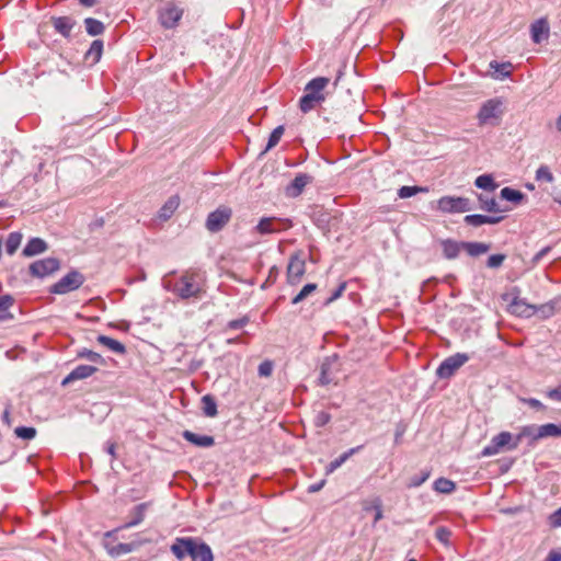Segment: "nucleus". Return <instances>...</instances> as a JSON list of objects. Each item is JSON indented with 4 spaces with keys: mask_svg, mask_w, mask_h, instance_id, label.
Returning a JSON list of instances; mask_svg holds the SVG:
<instances>
[{
    "mask_svg": "<svg viewBox=\"0 0 561 561\" xmlns=\"http://www.w3.org/2000/svg\"><path fill=\"white\" fill-rule=\"evenodd\" d=\"M162 287L184 301H196L206 294V274L201 268L191 267L181 274L172 271L163 276Z\"/></svg>",
    "mask_w": 561,
    "mask_h": 561,
    "instance_id": "1",
    "label": "nucleus"
},
{
    "mask_svg": "<svg viewBox=\"0 0 561 561\" xmlns=\"http://www.w3.org/2000/svg\"><path fill=\"white\" fill-rule=\"evenodd\" d=\"M329 83V78L317 77L306 84L305 94L299 100V108L302 113H308L314 110L319 104L325 101V88Z\"/></svg>",
    "mask_w": 561,
    "mask_h": 561,
    "instance_id": "2",
    "label": "nucleus"
},
{
    "mask_svg": "<svg viewBox=\"0 0 561 561\" xmlns=\"http://www.w3.org/2000/svg\"><path fill=\"white\" fill-rule=\"evenodd\" d=\"M518 447V438L510 432H501L493 436L490 444L481 450L482 457H491L507 449L514 450Z\"/></svg>",
    "mask_w": 561,
    "mask_h": 561,
    "instance_id": "3",
    "label": "nucleus"
},
{
    "mask_svg": "<svg viewBox=\"0 0 561 561\" xmlns=\"http://www.w3.org/2000/svg\"><path fill=\"white\" fill-rule=\"evenodd\" d=\"M503 115V102L495 98L485 101L477 115L480 125H496Z\"/></svg>",
    "mask_w": 561,
    "mask_h": 561,
    "instance_id": "4",
    "label": "nucleus"
},
{
    "mask_svg": "<svg viewBox=\"0 0 561 561\" xmlns=\"http://www.w3.org/2000/svg\"><path fill=\"white\" fill-rule=\"evenodd\" d=\"M85 282V277L82 273L77 270H71L57 283H55L49 291L56 295H65L80 288Z\"/></svg>",
    "mask_w": 561,
    "mask_h": 561,
    "instance_id": "5",
    "label": "nucleus"
},
{
    "mask_svg": "<svg viewBox=\"0 0 561 561\" xmlns=\"http://www.w3.org/2000/svg\"><path fill=\"white\" fill-rule=\"evenodd\" d=\"M469 359H470V356L466 353H456L451 356H448L437 367L436 376L439 379H449Z\"/></svg>",
    "mask_w": 561,
    "mask_h": 561,
    "instance_id": "6",
    "label": "nucleus"
},
{
    "mask_svg": "<svg viewBox=\"0 0 561 561\" xmlns=\"http://www.w3.org/2000/svg\"><path fill=\"white\" fill-rule=\"evenodd\" d=\"M183 9L174 1H168L158 10V20L164 28H174L183 16Z\"/></svg>",
    "mask_w": 561,
    "mask_h": 561,
    "instance_id": "7",
    "label": "nucleus"
},
{
    "mask_svg": "<svg viewBox=\"0 0 561 561\" xmlns=\"http://www.w3.org/2000/svg\"><path fill=\"white\" fill-rule=\"evenodd\" d=\"M231 217L232 209L228 206L221 205L208 214L205 227L211 233L218 232L224 229V227L230 221Z\"/></svg>",
    "mask_w": 561,
    "mask_h": 561,
    "instance_id": "8",
    "label": "nucleus"
},
{
    "mask_svg": "<svg viewBox=\"0 0 561 561\" xmlns=\"http://www.w3.org/2000/svg\"><path fill=\"white\" fill-rule=\"evenodd\" d=\"M436 204L438 210L448 214L467 213L471 210L470 201L467 197L443 196Z\"/></svg>",
    "mask_w": 561,
    "mask_h": 561,
    "instance_id": "9",
    "label": "nucleus"
},
{
    "mask_svg": "<svg viewBox=\"0 0 561 561\" xmlns=\"http://www.w3.org/2000/svg\"><path fill=\"white\" fill-rule=\"evenodd\" d=\"M306 273V260L300 253H294L287 265V283L297 285Z\"/></svg>",
    "mask_w": 561,
    "mask_h": 561,
    "instance_id": "10",
    "label": "nucleus"
},
{
    "mask_svg": "<svg viewBox=\"0 0 561 561\" xmlns=\"http://www.w3.org/2000/svg\"><path fill=\"white\" fill-rule=\"evenodd\" d=\"M60 267V262L56 257H46L37 260L30 265V274L34 277L43 278L53 274Z\"/></svg>",
    "mask_w": 561,
    "mask_h": 561,
    "instance_id": "11",
    "label": "nucleus"
},
{
    "mask_svg": "<svg viewBox=\"0 0 561 561\" xmlns=\"http://www.w3.org/2000/svg\"><path fill=\"white\" fill-rule=\"evenodd\" d=\"M312 182V176L307 173H298L295 179L285 187L287 197H298L305 187Z\"/></svg>",
    "mask_w": 561,
    "mask_h": 561,
    "instance_id": "12",
    "label": "nucleus"
},
{
    "mask_svg": "<svg viewBox=\"0 0 561 561\" xmlns=\"http://www.w3.org/2000/svg\"><path fill=\"white\" fill-rule=\"evenodd\" d=\"M508 310L511 313L524 318H530L537 313L536 306L529 305L524 299L518 297L512 300V302L508 305Z\"/></svg>",
    "mask_w": 561,
    "mask_h": 561,
    "instance_id": "13",
    "label": "nucleus"
},
{
    "mask_svg": "<svg viewBox=\"0 0 561 561\" xmlns=\"http://www.w3.org/2000/svg\"><path fill=\"white\" fill-rule=\"evenodd\" d=\"M549 24L546 19H539L530 25L531 39L536 44L548 39L549 37Z\"/></svg>",
    "mask_w": 561,
    "mask_h": 561,
    "instance_id": "14",
    "label": "nucleus"
},
{
    "mask_svg": "<svg viewBox=\"0 0 561 561\" xmlns=\"http://www.w3.org/2000/svg\"><path fill=\"white\" fill-rule=\"evenodd\" d=\"M188 556L192 558L193 561H213V552L210 547L205 543H196V541L193 545V548L188 549Z\"/></svg>",
    "mask_w": 561,
    "mask_h": 561,
    "instance_id": "15",
    "label": "nucleus"
},
{
    "mask_svg": "<svg viewBox=\"0 0 561 561\" xmlns=\"http://www.w3.org/2000/svg\"><path fill=\"white\" fill-rule=\"evenodd\" d=\"M443 249V255L447 260H454L458 257L460 252L463 250V241H456L453 239H444L440 241Z\"/></svg>",
    "mask_w": 561,
    "mask_h": 561,
    "instance_id": "16",
    "label": "nucleus"
},
{
    "mask_svg": "<svg viewBox=\"0 0 561 561\" xmlns=\"http://www.w3.org/2000/svg\"><path fill=\"white\" fill-rule=\"evenodd\" d=\"M182 436L185 440L197 447L208 448L215 445L214 437L209 435H201L186 430Z\"/></svg>",
    "mask_w": 561,
    "mask_h": 561,
    "instance_id": "17",
    "label": "nucleus"
},
{
    "mask_svg": "<svg viewBox=\"0 0 561 561\" xmlns=\"http://www.w3.org/2000/svg\"><path fill=\"white\" fill-rule=\"evenodd\" d=\"M47 249L48 245L46 241L35 237L27 241L26 245L22 251V254L26 257H31L44 253Z\"/></svg>",
    "mask_w": 561,
    "mask_h": 561,
    "instance_id": "18",
    "label": "nucleus"
},
{
    "mask_svg": "<svg viewBox=\"0 0 561 561\" xmlns=\"http://www.w3.org/2000/svg\"><path fill=\"white\" fill-rule=\"evenodd\" d=\"M98 371V368L91 365H79L77 366L62 381L64 385L73 381L85 379L91 377L94 373Z\"/></svg>",
    "mask_w": 561,
    "mask_h": 561,
    "instance_id": "19",
    "label": "nucleus"
},
{
    "mask_svg": "<svg viewBox=\"0 0 561 561\" xmlns=\"http://www.w3.org/2000/svg\"><path fill=\"white\" fill-rule=\"evenodd\" d=\"M478 201L480 209L488 213H504L508 210L506 207H501L494 197H490L484 194H478Z\"/></svg>",
    "mask_w": 561,
    "mask_h": 561,
    "instance_id": "20",
    "label": "nucleus"
},
{
    "mask_svg": "<svg viewBox=\"0 0 561 561\" xmlns=\"http://www.w3.org/2000/svg\"><path fill=\"white\" fill-rule=\"evenodd\" d=\"M195 540L193 538H178L172 545L171 551L179 559L182 560L188 554V549L193 548Z\"/></svg>",
    "mask_w": 561,
    "mask_h": 561,
    "instance_id": "21",
    "label": "nucleus"
},
{
    "mask_svg": "<svg viewBox=\"0 0 561 561\" xmlns=\"http://www.w3.org/2000/svg\"><path fill=\"white\" fill-rule=\"evenodd\" d=\"M337 360L336 355H332L327 357L320 367V377H319V383L322 386H327L333 381V378L331 376V367L332 365Z\"/></svg>",
    "mask_w": 561,
    "mask_h": 561,
    "instance_id": "22",
    "label": "nucleus"
},
{
    "mask_svg": "<svg viewBox=\"0 0 561 561\" xmlns=\"http://www.w3.org/2000/svg\"><path fill=\"white\" fill-rule=\"evenodd\" d=\"M363 448V446H356V447H353L348 450H346L345 453H343L342 455H340L337 458H335L334 460H332L327 467H325V474L329 476L331 473H333L337 468H340L350 457H352L353 455L357 454L360 449Z\"/></svg>",
    "mask_w": 561,
    "mask_h": 561,
    "instance_id": "23",
    "label": "nucleus"
},
{
    "mask_svg": "<svg viewBox=\"0 0 561 561\" xmlns=\"http://www.w3.org/2000/svg\"><path fill=\"white\" fill-rule=\"evenodd\" d=\"M53 25L59 34L65 37H69L75 22L69 16L53 18Z\"/></svg>",
    "mask_w": 561,
    "mask_h": 561,
    "instance_id": "24",
    "label": "nucleus"
},
{
    "mask_svg": "<svg viewBox=\"0 0 561 561\" xmlns=\"http://www.w3.org/2000/svg\"><path fill=\"white\" fill-rule=\"evenodd\" d=\"M148 505H149L148 503H140V504L136 505L133 508V511L130 512V516H131L130 520L127 522L123 527L130 528V527L139 525L145 518V514L148 508Z\"/></svg>",
    "mask_w": 561,
    "mask_h": 561,
    "instance_id": "25",
    "label": "nucleus"
},
{
    "mask_svg": "<svg viewBox=\"0 0 561 561\" xmlns=\"http://www.w3.org/2000/svg\"><path fill=\"white\" fill-rule=\"evenodd\" d=\"M103 53V41L95 39L92 42L90 48L84 55V59L90 61L91 65H95L100 61Z\"/></svg>",
    "mask_w": 561,
    "mask_h": 561,
    "instance_id": "26",
    "label": "nucleus"
},
{
    "mask_svg": "<svg viewBox=\"0 0 561 561\" xmlns=\"http://www.w3.org/2000/svg\"><path fill=\"white\" fill-rule=\"evenodd\" d=\"M96 341L101 345H103V346L107 347L108 350H111L112 352H114L115 354L123 355L126 353V346L123 343H121L119 341L114 340L110 336L99 335L96 337Z\"/></svg>",
    "mask_w": 561,
    "mask_h": 561,
    "instance_id": "27",
    "label": "nucleus"
},
{
    "mask_svg": "<svg viewBox=\"0 0 561 561\" xmlns=\"http://www.w3.org/2000/svg\"><path fill=\"white\" fill-rule=\"evenodd\" d=\"M180 205V201L176 196H172L170 197L164 204L163 206L160 208L159 213H158V217L161 219V220H168L169 218H171V216L174 214V211L178 209Z\"/></svg>",
    "mask_w": 561,
    "mask_h": 561,
    "instance_id": "28",
    "label": "nucleus"
},
{
    "mask_svg": "<svg viewBox=\"0 0 561 561\" xmlns=\"http://www.w3.org/2000/svg\"><path fill=\"white\" fill-rule=\"evenodd\" d=\"M490 250V244L483 242H467L463 241V251L470 256H479L486 253Z\"/></svg>",
    "mask_w": 561,
    "mask_h": 561,
    "instance_id": "29",
    "label": "nucleus"
},
{
    "mask_svg": "<svg viewBox=\"0 0 561 561\" xmlns=\"http://www.w3.org/2000/svg\"><path fill=\"white\" fill-rule=\"evenodd\" d=\"M474 185L486 192H494L499 187V184L495 183L491 174L479 175L474 181Z\"/></svg>",
    "mask_w": 561,
    "mask_h": 561,
    "instance_id": "30",
    "label": "nucleus"
},
{
    "mask_svg": "<svg viewBox=\"0 0 561 561\" xmlns=\"http://www.w3.org/2000/svg\"><path fill=\"white\" fill-rule=\"evenodd\" d=\"M433 489L437 493L450 494L456 490V483L446 478H438L434 481Z\"/></svg>",
    "mask_w": 561,
    "mask_h": 561,
    "instance_id": "31",
    "label": "nucleus"
},
{
    "mask_svg": "<svg viewBox=\"0 0 561 561\" xmlns=\"http://www.w3.org/2000/svg\"><path fill=\"white\" fill-rule=\"evenodd\" d=\"M22 238L23 236L19 231H13L9 233L5 240V252L9 255H13L16 252L22 242Z\"/></svg>",
    "mask_w": 561,
    "mask_h": 561,
    "instance_id": "32",
    "label": "nucleus"
},
{
    "mask_svg": "<svg viewBox=\"0 0 561 561\" xmlns=\"http://www.w3.org/2000/svg\"><path fill=\"white\" fill-rule=\"evenodd\" d=\"M539 433V426L533 424V425H526L523 426L519 431V433L515 436V438H518V445L520 444L522 439L524 437L530 438L533 442L541 439V437L538 435Z\"/></svg>",
    "mask_w": 561,
    "mask_h": 561,
    "instance_id": "33",
    "label": "nucleus"
},
{
    "mask_svg": "<svg viewBox=\"0 0 561 561\" xmlns=\"http://www.w3.org/2000/svg\"><path fill=\"white\" fill-rule=\"evenodd\" d=\"M202 409L208 417H215L218 414L216 400L210 394L202 397Z\"/></svg>",
    "mask_w": 561,
    "mask_h": 561,
    "instance_id": "34",
    "label": "nucleus"
},
{
    "mask_svg": "<svg viewBox=\"0 0 561 561\" xmlns=\"http://www.w3.org/2000/svg\"><path fill=\"white\" fill-rule=\"evenodd\" d=\"M490 68L494 70V78L495 79H504L511 76V62H497V61H491Z\"/></svg>",
    "mask_w": 561,
    "mask_h": 561,
    "instance_id": "35",
    "label": "nucleus"
},
{
    "mask_svg": "<svg viewBox=\"0 0 561 561\" xmlns=\"http://www.w3.org/2000/svg\"><path fill=\"white\" fill-rule=\"evenodd\" d=\"M84 26L87 33L91 36L101 35L105 30L104 24L101 21L93 18H87L84 20Z\"/></svg>",
    "mask_w": 561,
    "mask_h": 561,
    "instance_id": "36",
    "label": "nucleus"
},
{
    "mask_svg": "<svg viewBox=\"0 0 561 561\" xmlns=\"http://www.w3.org/2000/svg\"><path fill=\"white\" fill-rule=\"evenodd\" d=\"M500 195L503 199L514 204H519L525 198V195L520 191L508 186L502 188Z\"/></svg>",
    "mask_w": 561,
    "mask_h": 561,
    "instance_id": "37",
    "label": "nucleus"
},
{
    "mask_svg": "<svg viewBox=\"0 0 561 561\" xmlns=\"http://www.w3.org/2000/svg\"><path fill=\"white\" fill-rule=\"evenodd\" d=\"M538 435L542 438L561 436V425L547 423L539 426Z\"/></svg>",
    "mask_w": 561,
    "mask_h": 561,
    "instance_id": "38",
    "label": "nucleus"
},
{
    "mask_svg": "<svg viewBox=\"0 0 561 561\" xmlns=\"http://www.w3.org/2000/svg\"><path fill=\"white\" fill-rule=\"evenodd\" d=\"M275 221V218H262L256 226V231L261 234H267L278 231L279 229L274 226Z\"/></svg>",
    "mask_w": 561,
    "mask_h": 561,
    "instance_id": "39",
    "label": "nucleus"
},
{
    "mask_svg": "<svg viewBox=\"0 0 561 561\" xmlns=\"http://www.w3.org/2000/svg\"><path fill=\"white\" fill-rule=\"evenodd\" d=\"M431 473L432 472L430 469L422 470L419 474H415L410 478V480L407 484V488L413 489V488L421 486L424 482H426L428 480V478L431 477Z\"/></svg>",
    "mask_w": 561,
    "mask_h": 561,
    "instance_id": "40",
    "label": "nucleus"
},
{
    "mask_svg": "<svg viewBox=\"0 0 561 561\" xmlns=\"http://www.w3.org/2000/svg\"><path fill=\"white\" fill-rule=\"evenodd\" d=\"M139 545L140 543H135V542L118 543V545L114 546L110 552L112 556L119 557V556H123V554L134 551Z\"/></svg>",
    "mask_w": 561,
    "mask_h": 561,
    "instance_id": "41",
    "label": "nucleus"
},
{
    "mask_svg": "<svg viewBox=\"0 0 561 561\" xmlns=\"http://www.w3.org/2000/svg\"><path fill=\"white\" fill-rule=\"evenodd\" d=\"M285 128L283 125L277 126L274 128V130L271 133L265 152L274 148L280 140L282 136L284 135Z\"/></svg>",
    "mask_w": 561,
    "mask_h": 561,
    "instance_id": "42",
    "label": "nucleus"
},
{
    "mask_svg": "<svg viewBox=\"0 0 561 561\" xmlns=\"http://www.w3.org/2000/svg\"><path fill=\"white\" fill-rule=\"evenodd\" d=\"M317 289V285L313 283L307 284L293 298L291 304L297 305L305 300L310 294Z\"/></svg>",
    "mask_w": 561,
    "mask_h": 561,
    "instance_id": "43",
    "label": "nucleus"
},
{
    "mask_svg": "<svg viewBox=\"0 0 561 561\" xmlns=\"http://www.w3.org/2000/svg\"><path fill=\"white\" fill-rule=\"evenodd\" d=\"M78 356L80 358H85L87 360H89L91 363H95V364H100V365L104 364V358L99 353L93 352V351L88 350V348L81 350L78 353Z\"/></svg>",
    "mask_w": 561,
    "mask_h": 561,
    "instance_id": "44",
    "label": "nucleus"
},
{
    "mask_svg": "<svg viewBox=\"0 0 561 561\" xmlns=\"http://www.w3.org/2000/svg\"><path fill=\"white\" fill-rule=\"evenodd\" d=\"M420 192H427V188L422 186H402L398 190V196L400 198H409Z\"/></svg>",
    "mask_w": 561,
    "mask_h": 561,
    "instance_id": "45",
    "label": "nucleus"
},
{
    "mask_svg": "<svg viewBox=\"0 0 561 561\" xmlns=\"http://www.w3.org/2000/svg\"><path fill=\"white\" fill-rule=\"evenodd\" d=\"M370 508L375 511L374 524H377L379 520L383 518L381 500L379 497H376L373 500L370 506H364L365 511H369Z\"/></svg>",
    "mask_w": 561,
    "mask_h": 561,
    "instance_id": "46",
    "label": "nucleus"
},
{
    "mask_svg": "<svg viewBox=\"0 0 561 561\" xmlns=\"http://www.w3.org/2000/svg\"><path fill=\"white\" fill-rule=\"evenodd\" d=\"M15 435L19 438L31 440L36 436V430L35 427H28V426H19L14 430Z\"/></svg>",
    "mask_w": 561,
    "mask_h": 561,
    "instance_id": "47",
    "label": "nucleus"
},
{
    "mask_svg": "<svg viewBox=\"0 0 561 561\" xmlns=\"http://www.w3.org/2000/svg\"><path fill=\"white\" fill-rule=\"evenodd\" d=\"M536 180L551 183V182H553L554 176H553L552 172L550 171L549 167L543 164L537 169Z\"/></svg>",
    "mask_w": 561,
    "mask_h": 561,
    "instance_id": "48",
    "label": "nucleus"
},
{
    "mask_svg": "<svg viewBox=\"0 0 561 561\" xmlns=\"http://www.w3.org/2000/svg\"><path fill=\"white\" fill-rule=\"evenodd\" d=\"M465 222L472 227H480L482 225H486V215H467L463 218Z\"/></svg>",
    "mask_w": 561,
    "mask_h": 561,
    "instance_id": "49",
    "label": "nucleus"
},
{
    "mask_svg": "<svg viewBox=\"0 0 561 561\" xmlns=\"http://www.w3.org/2000/svg\"><path fill=\"white\" fill-rule=\"evenodd\" d=\"M551 250H552V247L547 245V247L542 248L540 251H538V252L533 256V259H531V260H530V262H529V266H530V268H534L535 266H537V265L541 262V260H542L543 257H546V256L551 252Z\"/></svg>",
    "mask_w": 561,
    "mask_h": 561,
    "instance_id": "50",
    "label": "nucleus"
},
{
    "mask_svg": "<svg viewBox=\"0 0 561 561\" xmlns=\"http://www.w3.org/2000/svg\"><path fill=\"white\" fill-rule=\"evenodd\" d=\"M435 537L439 542L448 546L451 531L447 527L439 526L435 531Z\"/></svg>",
    "mask_w": 561,
    "mask_h": 561,
    "instance_id": "51",
    "label": "nucleus"
},
{
    "mask_svg": "<svg viewBox=\"0 0 561 561\" xmlns=\"http://www.w3.org/2000/svg\"><path fill=\"white\" fill-rule=\"evenodd\" d=\"M506 255L505 254H492L489 256L486 261V266L490 268H499L503 262L505 261Z\"/></svg>",
    "mask_w": 561,
    "mask_h": 561,
    "instance_id": "52",
    "label": "nucleus"
},
{
    "mask_svg": "<svg viewBox=\"0 0 561 561\" xmlns=\"http://www.w3.org/2000/svg\"><path fill=\"white\" fill-rule=\"evenodd\" d=\"M257 373L260 377H270L273 373V363L264 360L259 365Z\"/></svg>",
    "mask_w": 561,
    "mask_h": 561,
    "instance_id": "53",
    "label": "nucleus"
},
{
    "mask_svg": "<svg viewBox=\"0 0 561 561\" xmlns=\"http://www.w3.org/2000/svg\"><path fill=\"white\" fill-rule=\"evenodd\" d=\"M331 420V415L324 411H321L317 414L314 419V423L317 426L322 427L327 425Z\"/></svg>",
    "mask_w": 561,
    "mask_h": 561,
    "instance_id": "54",
    "label": "nucleus"
},
{
    "mask_svg": "<svg viewBox=\"0 0 561 561\" xmlns=\"http://www.w3.org/2000/svg\"><path fill=\"white\" fill-rule=\"evenodd\" d=\"M248 322H249L248 317L231 320L228 322V328L231 330H239V329H242L243 327H245L248 324Z\"/></svg>",
    "mask_w": 561,
    "mask_h": 561,
    "instance_id": "55",
    "label": "nucleus"
},
{
    "mask_svg": "<svg viewBox=\"0 0 561 561\" xmlns=\"http://www.w3.org/2000/svg\"><path fill=\"white\" fill-rule=\"evenodd\" d=\"M537 312H540L542 318H550L554 313V307L552 304L541 305L537 307Z\"/></svg>",
    "mask_w": 561,
    "mask_h": 561,
    "instance_id": "56",
    "label": "nucleus"
},
{
    "mask_svg": "<svg viewBox=\"0 0 561 561\" xmlns=\"http://www.w3.org/2000/svg\"><path fill=\"white\" fill-rule=\"evenodd\" d=\"M13 305V298L9 295L0 297V313L5 312Z\"/></svg>",
    "mask_w": 561,
    "mask_h": 561,
    "instance_id": "57",
    "label": "nucleus"
},
{
    "mask_svg": "<svg viewBox=\"0 0 561 561\" xmlns=\"http://www.w3.org/2000/svg\"><path fill=\"white\" fill-rule=\"evenodd\" d=\"M546 394L550 400L561 402V385L549 389Z\"/></svg>",
    "mask_w": 561,
    "mask_h": 561,
    "instance_id": "58",
    "label": "nucleus"
},
{
    "mask_svg": "<svg viewBox=\"0 0 561 561\" xmlns=\"http://www.w3.org/2000/svg\"><path fill=\"white\" fill-rule=\"evenodd\" d=\"M549 520L551 526L561 527V507L550 515Z\"/></svg>",
    "mask_w": 561,
    "mask_h": 561,
    "instance_id": "59",
    "label": "nucleus"
},
{
    "mask_svg": "<svg viewBox=\"0 0 561 561\" xmlns=\"http://www.w3.org/2000/svg\"><path fill=\"white\" fill-rule=\"evenodd\" d=\"M346 288V283H342L339 285V287L332 293L331 297L328 299V302H332L340 298L343 294V291Z\"/></svg>",
    "mask_w": 561,
    "mask_h": 561,
    "instance_id": "60",
    "label": "nucleus"
},
{
    "mask_svg": "<svg viewBox=\"0 0 561 561\" xmlns=\"http://www.w3.org/2000/svg\"><path fill=\"white\" fill-rule=\"evenodd\" d=\"M523 401L528 404L529 407L536 409V410H543L545 409V405L537 399L535 398H528V399H523Z\"/></svg>",
    "mask_w": 561,
    "mask_h": 561,
    "instance_id": "61",
    "label": "nucleus"
},
{
    "mask_svg": "<svg viewBox=\"0 0 561 561\" xmlns=\"http://www.w3.org/2000/svg\"><path fill=\"white\" fill-rule=\"evenodd\" d=\"M545 561H561V549L550 550Z\"/></svg>",
    "mask_w": 561,
    "mask_h": 561,
    "instance_id": "62",
    "label": "nucleus"
},
{
    "mask_svg": "<svg viewBox=\"0 0 561 561\" xmlns=\"http://www.w3.org/2000/svg\"><path fill=\"white\" fill-rule=\"evenodd\" d=\"M325 484V480H321L320 482L318 483H313V484H310L308 486V492L309 493H316V492H319Z\"/></svg>",
    "mask_w": 561,
    "mask_h": 561,
    "instance_id": "63",
    "label": "nucleus"
},
{
    "mask_svg": "<svg viewBox=\"0 0 561 561\" xmlns=\"http://www.w3.org/2000/svg\"><path fill=\"white\" fill-rule=\"evenodd\" d=\"M503 220V216H488L486 215V225H495Z\"/></svg>",
    "mask_w": 561,
    "mask_h": 561,
    "instance_id": "64",
    "label": "nucleus"
}]
</instances>
